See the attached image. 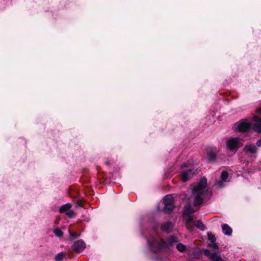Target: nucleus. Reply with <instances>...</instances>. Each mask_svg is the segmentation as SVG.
<instances>
[{"label": "nucleus", "mask_w": 261, "mask_h": 261, "mask_svg": "<svg viewBox=\"0 0 261 261\" xmlns=\"http://www.w3.org/2000/svg\"><path fill=\"white\" fill-rule=\"evenodd\" d=\"M176 248L178 251L183 252L186 249V246L182 244H178L176 246Z\"/></svg>", "instance_id": "nucleus-18"}, {"label": "nucleus", "mask_w": 261, "mask_h": 261, "mask_svg": "<svg viewBox=\"0 0 261 261\" xmlns=\"http://www.w3.org/2000/svg\"><path fill=\"white\" fill-rule=\"evenodd\" d=\"M184 167H188L187 164H184L181 167V178L182 181L185 182L191 178L193 172L191 169L184 170Z\"/></svg>", "instance_id": "nucleus-6"}, {"label": "nucleus", "mask_w": 261, "mask_h": 261, "mask_svg": "<svg viewBox=\"0 0 261 261\" xmlns=\"http://www.w3.org/2000/svg\"><path fill=\"white\" fill-rule=\"evenodd\" d=\"M71 206L72 205L69 203L64 204L60 207L59 212L61 213H65L66 214V213L69 211Z\"/></svg>", "instance_id": "nucleus-12"}, {"label": "nucleus", "mask_w": 261, "mask_h": 261, "mask_svg": "<svg viewBox=\"0 0 261 261\" xmlns=\"http://www.w3.org/2000/svg\"><path fill=\"white\" fill-rule=\"evenodd\" d=\"M208 239L211 241V243H213V242H215L216 238L212 234L208 233Z\"/></svg>", "instance_id": "nucleus-21"}, {"label": "nucleus", "mask_w": 261, "mask_h": 261, "mask_svg": "<svg viewBox=\"0 0 261 261\" xmlns=\"http://www.w3.org/2000/svg\"><path fill=\"white\" fill-rule=\"evenodd\" d=\"M195 226L201 230H204L205 229V226L200 221H196L195 222Z\"/></svg>", "instance_id": "nucleus-15"}, {"label": "nucleus", "mask_w": 261, "mask_h": 261, "mask_svg": "<svg viewBox=\"0 0 261 261\" xmlns=\"http://www.w3.org/2000/svg\"><path fill=\"white\" fill-rule=\"evenodd\" d=\"M226 144L227 149L232 152H236L239 147L242 146L240 139L237 137L228 139Z\"/></svg>", "instance_id": "nucleus-2"}, {"label": "nucleus", "mask_w": 261, "mask_h": 261, "mask_svg": "<svg viewBox=\"0 0 261 261\" xmlns=\"http://www.w3.org/2000/svg\"><path fill=\"white\" fill-rule=\"evenodd\" d=\"M228 173L225 171H223V172H222L221 174V179L223 181H226L227 178H228Z\"/></svg>", "instance_id": "nucleus-16"}, {"label": "nucleus", "mask_w": 261, "mask_h": 261, "mask_svg": "<svg viewBox=\"0 0 261 261\" xmlns=\"http://www.w3.org/2000/svg\"><path fill=\"white\" fill-rule=\"evenodd\" d=\"M256 113L261 115V107L257 108L255 111ZM253 121L255 122L253 125V129L258 133H261V117L258 116H254Z\"/></svg>", "instance_id": "nucleus-4"}, {"label": "nucleus", "mask_w": 261, "mask_h": 261, "mask_svg": "<svg viewBox=\"0 0 261 261\" xmlns=\"http://www.w3.org/2000/svg\"><path fill=\"white\" fill-rule=\"evenodd\" d=\"M216 185L218 188H222L223 186V184L221 181H219Z\"/></svg>", "instance_id": "nucleus-24"}, {"label": "nucleus", "mask_w": 261, "mask_h": 261, "mask_svg": "<svg viewBox=\"0 0 261 261\" xmlns=\"http://www.w3.org/2000/svg\"><path fill=\"white\" fill-rule=\"evenodd\" d=\"M191 220H192V219H191V218H189V221H191Z\"/></svg>", "instance_id": "nucleus-26"}, {"label": "nucleus", "mask_w": 261, "mask_h": 261, "mask_svg": "<svg viewBox=\"0 0 261 261\" xmlns=\"http://www.w3.org/2000/svg\"><path fill=\"white\" fill-rule=\"evenodd\" d=\"M256 144L258 146H261V139L257 141Z\"/></svg>", "instance_id": "nucleus-25"}, {"label": "nucleus", "mask_w": 261, "mask_h": 261, "mask_svg": "<svg viewBox=\"0 0 261 261\" xmlns=\"http://www.w3.org/2000/svg\"><path fill=\"white\" fill-rule=\"evenodd\" d=\"M65 253L64 252H60L58 253L55 256V260L56 261H61L64 257Z\"/></svg>", "instance_id": "nucleus-17"}, {"label": "nucleus", "mask_w": 261, "mask_h": 261, "mask_svg": "<svg viewBox=\"0 0 261 261\" xmlns=\"http://www.w3.org/2000/svg\"><path fill=\"white\" fill-rule=\"evenodd\" d=\"M209 246L214 248V249H217L218 248V245L214 242L213 243H211L209 244Z\"/></svg>", "instance_id": "nucleus-22"}, {"label": "nucleus", "mask_w": 261, "mask_h": 261, "mask_svg": "<svg viewBox=\"0 0 261 261\" xmlns=\"http://www.w3.org/2000/svg\"><path fill=\"white\" fill-rule=\"evenodd\" d=\"M163 202L165 206L164 211L165 213L171 212L174 207L173 199L171 195H167L164 198Z\"/></svg>", "instance_id": "nucleus-5"}, {"label": "nucleus", "mask_w": 261, "mask_h": 261, "mask_svg": "<svg viewBox=\"0 0 261 261\" xmlns=\"http://www.w3.org/2000/svg\"><path fill=\"white\" fill-rule=\"evenodd\" d=\"M86 248V244L82 240H78L75 242L73 245V249L77 253L83 251Z\"/></svg>", "instance_id": "nucleus-7"}, {"label": "nucleus", "mask_w": 261, "mask_h": 261, "mask_svg": "<svg viewBox=\"0 0 261 261\" xmlns=\"http://www.w3.org/2000/svg\"><path fill=\"white\" fill-rule=\"evenodd\" d=\"M207 181L204 178H202L195 186H194L192 195L195 206L201 204L203 201V196L206 192Z\"/></svg>", "instance_id": "nucleus-1"}, {"label": "nucleus", "mask_w": 261, "mask_h": 261, "mask_svg": "<svg viewBox=\"0 0 261 261\" xmlns=\"http://www.w3.org/2000/svg\"><path fill=\"white\" fill-rule=\"evenodd\" d=\"M177 238L175 237H172L171 238V241L170 242V244H171L172 243L176 242H177Z\"/></svg>", "instance_id": "nucleus-23"}, {"label": "nucleus", "mask_w": 261, "mask_h": 261, "mask_svg": "<svg viewBox=\"0 0 261 261\" xmlns=\"http://www.w3.org/2000/svg\"><path fill=\"white\" fill-rule=\"evenodd\" d=\"M222 229L223 232L225 235L228 236L231 235L232 230V229L230 228V227L228 225H227L226 224H223L222 225Z\"/></svg>", "instance_id": "nucleus-11"}, {"label": "nucleus", "mask_w": 261, "mask_h": 261, "mask_svg": "<svg viewBox=\"0 0 261 261\" xmlns=\"http://www.w3.org/2000/svg\"><path fill=\"white\" fill-rule=\"evenodd\" d=\"M173 227V225L170 222H167L162 225L161 228L163 231L169 232L171 230Z\"/></svg>", "instance_id": "nucleus-13"}, {"label": "nucleus", "mask_w": 261, "mask_h": 261, "mask_svg": "<svg viewBox=\"0 0 261 261\" xmlns=\"http://www.w3.org/2000/svg\"><path fill=\"white\" fill-rule=\"evenodd\" d=\"M244 151L250 154H253L256 152V147L254 144H248L245 146Z\"/></svg>", "instance_id": "nucleus-10"}, {"label": "nucleus", "mask_w": 261, "mask_h": 261, "mask_svg": "<svg viewBox=\"0 0 261 261\" xmlns=\"http://www.w3.org/2000/svg\"><path fill=\"white\" fill-rule=\"evenodd\" d=\"M206 154L208 158V162H212L216 161L217 158V153L212 148L207 149Z\"/></svg>", "instance_id": "nucleus-9"}, {"label": "nucleus", "mask_w": 261, "mask_h": 261, "mask_svg": "<svg viewBox=\"0 0 261 261\" xmlns=\"http://www.w3.org/2000/svg\"><path fill=\"white\" fill-rule=\"evenodd\" d=\"M251 126V124L247 120H243L238 122L233 125V129L235 131L239 132H244L246 131Z\"/></svg>", "instance_id": "nucleus-3"}, {"label": "nucleus", "mask_w": 261, "mask_h": 261, "mask_svg": "<svg viewBox=\"0 0 261 261\" xmlns=\"http://www.w3.org/2000/svg\"><path fill=\"white\" fill-rule=\"evenodd\" d=\"M203 252L206 256H208L213 261H222L221 257L215 252L211 253L208 249H204Z\"/></svg>", "instance_id": "nucleus-8"}, {"label": "nucleus", "mask_w": 261, "mask_h": 261, "mask_svg": "<svg viewBox=\"0 0 261 261\" xmlns=\"http://www.w3.org/2000/svg\"><path fill=\"white\" fill-rule=\"evenodd\" d=\"M194 213V211L191 207V206L188 205L185 207L184 208V214L186 215H189L192 213Z\"/></svg>", "instance_id": "nucleus-14"}, {"label": "nucleus", "mask_w": 261, "mask_h": 261, "mask_svg": "<svg viewBox=\"0 0 261 261\" xmlns=\"http://www.w3.org/2000/svg\"><path fill=\"white\" fill-rule=\"evenodd\" d=\"M54 232L57 237H60L63 236V232L60 229H55Z\"/></svg>", "instance_id": "nucleus-19"}, {"label": "nucleus", "mask_w": 261, "mask_h": 261, "mask_svg": "<svg viewBox=\"0 0 261 261\" xmlns=\"http://www.w3.org/2000/svg\"><path fill=\"white\" fill-rule=\"evenodd\" d=\"M66 214L70 218H72L75 216V213L72 210H69Z\"/></svg>", "instance_id": "nucleus-20"}]
</instances>
